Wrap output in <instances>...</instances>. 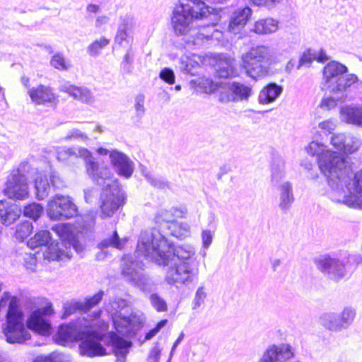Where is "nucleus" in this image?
I'll use <instances>...</instances> for the list:
<instances>
[{"label":"nucleus","instance_id":"nucleus-1","mask_svg":"<svg viewBox=\"0 0 362 362\" xmlns=\"http://www.w3.org/2000/svg\"><path fill=\"white\" fill-rule=\"evenodd\" d=\"M138 257L150 258L158 265L170 263L193 265L192 252L183 246H175L163 235L156 237L152 232H146L137 243Z\"/></svg>","mask_w":362,"mask_h":362},{"label":"nucleus","instance_id":"nucleus-2","mask_svg":"<svg viewBox=\"0 0 362 362\" xmlns=\"http://www.w3.org/2000/svg\"><path fill=\"white\" fill-rule=\"evenodd\" d=\"M90 328V326H87L86 330L78 331L74 336L75 325L71 323L62 324L58 327L56 341L58 344L64 345L74 338V341H81L79 349L81 355L89 357L107 355L105 348L100 343L105 334Z\"/></svg>","mask_w":362,"mask_h":362},{"label":"nucleus","instance_id":"nucleus-3","mask_svg":"<svg viewBox=\"0 0 362 362\" xmlns=\"http://www.w3.org/2000/svg\"><path fill=\"white\" fill-rule=\"evenodd\" d=\"M52 230L56 233L60 240V243H50L47 247L45 257L49 261H60L71 259L72 255L71 247L76 252L83 250L78 235L71 223H61L54 225Z\"/></svg>","mask_w":362,"mask_h":362},{"label":"nucleus","instance_id":"nucleus-4","mask_svg":"<svg viewBox=\"0 0 362 362\" xmlns=\"http://www.w3.org/2000/svg\"><path fill=\"white\" fill-rule=\"evenodd\" d=\"M8 306L6 314V322L2 326V332L10 344H22L31 336L24 324V313L16 297L8 298Z\"/></svg>","mask_w":362,"mask_h":362},{"label":"nucleus","instance_id":"nucleus-5","mask_svg":"<svg viewBox=\"0 0 362 362\" xmlns=\"http://www.w3.org/2000/svg\"><path fill=\"white\" fill-rule=\"evenodd\" d=\"M192 5L180 2L176 6L172 17V25L177 35H186L189 24L195 20H202L210 13V8L202 0H192Z\"/></svg>","mask_w":362,"mask_h":362},{"label":"nucleus","instance_id":"nucleus-6","mask_svg":"<svg viewBox=\"0 0 362 362\" xmlns=\"http://www.w3.org/2000/svg\"><path fill=\"white\" fill-rule=\"evenodd\" d=\"M272 63L269 47L257 45L243 54L241 66L248 75L258 78L267 75L268 71L265 64L271 65Z\"/></svg>","mask_w":362,"mask_h":362},{"label":"nucleus","instance_id":"nucleus-7","mask_svg":"<svg viewBox=\"0 0 362 362\" xmlns=\"http://www.w3.org/2000/svg\"><path fill=\"white\" fill-rule=\"evenodd\" d=\"M54 313L52 303L47 299L42 300L28 315L26 320L27 328L40 336L49 337L53 332V327L47 317Z\"/></svg>","mask_w":362,"mask_h":362},{"label":"nucleus","instance_id":"nucleus-8","mask_svg":"<svg viewBox=\"0 0 362 362\" xmlns=\"http://www.w3.org/2000/svg\"><path fill=\"white\" fill-rule=\"evenodd\" d=\"M321 172L329 180L341 179L351 170L346 158L341 154L331 151H322L317 158Z\"/></svg>","mask_w":362,"mask_h":362},{"label":"nucleus","instance_id":"nucleus-9","mask_svg":"<svg viewBox=\"0 0 362 362\" xmlns=\"http://www.w3.org/2000/svg\"><path fill=\"white\" fill-rule=\"evenodd\" d=\"M76 214V206L68 196L57 194L48 202L47 215L52 220L69 219Z\"/></svg>","mask_w":362,"mask_h":362},{"label":"nucleus","instance_id":"nucleus-10","mask_svg":"<svg viewBox=\"0 0 362 362\" xmlns=\"http://www.w3.org/2000/svg\"><path fill=\"white\" fill-rule=\"evenodd\" d=\"M100 200V216L103 218L112 216L125 202L124 194L118 187L103 189Z\"/></svg>","mask_w":362,"mask_h":362},{"label":"nucleus","instance_id":"nucleus-11","mask_svg":"<svg viewBox=\"0 0 362 362\" xmlns=\"http://www.w3.org/2000/svg\"><path fill=\"white\" fill-rule=\"evenodd\" d=\"M4 193L11 199L23 200L28 197V184L25 175L17 169L9 175Z\"/></svg>","mask_w":362,"mask_h":362},{"label":"nucleus","instance_id":"nucleus-12","mask_svg":"<svg viewBox=\"0 0 362 362\" xmlns=\"http://www.w3.org/2000/svg\"><path fill=\"white\" fill-rule=\"evenodd\" d=\"M197 274V269L193 265L173 264L169 267L165 279L170 285L185 284L191 282Z\"/></svg>","mask_w":362,"mask_h":362},{"label":"nucleus","instance_id":"nucleus-13","mask_svg":"<svg viewBox=\"0 0 362 362\" xmlns=\"http://www.w3.org/2000/svg\"><path fill=\"white\" fill-rule=\"evenodd\" d=\"M315 262L322 272L332 274L336 281L341 279L347 273L346 264L338 259L332 258L329 255L322 256Z\"/></svg>","mask_w":362,"mask_h":362},{"label":"nucleus","instance_id":"nucleus-14","mask_svg":"<svg viewBox=\"0 0 362 362\" xmlns=\"http://www.w3.org/2000/svg\"><path fill=\"white\" fill-rule=\"evenodd\" d=\"M28 94L31 101L37 105H54L58 102V96L48 86L40 84L30 88Z\"/></svg>","mask_w":362,"mask_h":362},{"label":"nucleus","instance_id":"nucleus-15","mask_svg":"<svg viewBox=\"0 0 362 362\" xmlns=\"http://www.w3.org/2000/svg\"><path fill=\"white\" fill-rule=\"evenodd\" d=\"M356 313L351 308H345L342 310L338 318L329 317L325 320V327L330 331L340 330L343 327L349 326L354 320Z\"/></svg>","mask_w":362,"mask_h":362},{"label":"nucleus","instance_id":"nucleus-16","mask_svg":"<svg viewBox=\"0 0 362 362\" xmlns=\"http://www.w3.org/2000/svg\"><path fill=\"white\" fill-rule=\"evenodd\" d=\"M110 158L112 165L117 168V174L127 178L131 177L133 173V167L128 158L122 153L116 150L110 152Z\"/></svg>","mask_w":362,"mask_h":362},{"label":"nucleus","instance_id":"nucleus-17","mask_svg":"<svg viewBox=\"0 0 362 362\" xmlns=\"http://www.w3.org/2000/svg\"><path fill=\"white\" fill-rule=\"evenodd\" d=\"M22 210L18 206L0 200V220L3 225L10 226L21 216Z\"/></svg>","mask_w":362,"mask_h":362},{"label":"nucleus","instance_id":"nucleus-18","mask_svg":"<svg viewBox=\"0 0 362 362\" xmlns=\"http://www.w3.org/2000/svg\"><path fill=\"white\" fill-rule=\"evenodd\" d=\"M252 14L251 9L246 6L235 11L228 24V30L235 33L245 27Z\"/></svg>","mask_w":362,"mask_h":362},{"label":"nucleus","instance_id":"nucleus-19","mask_svg":"<svg viewBox=\"0 0 362 362\" xmlns=\"http://www.w3.org/2000/svg\"><path fill=\"white\" fill-rule=\"evenodd\" d=\"M348 71L347 67L336 61L328 62L322 69V77L325 83H329L332 79L339 78Z\"/></svg>","mask_w":362,"mask_h":362},{"label":"nucleus","instance_id":"nucleus-20","mask_svg":"<svg viewBox=\"0 0 362 362\" xmlns=\"http://www.w3.org/2000/svg\"><path fill=\"white\" fill-rule=\"evenodd\" d=\"M349 194L346 197L361 199L362 197V168L353 173L346 182Z\"/></svg>","mask_w":362,"mask_h":362},{"label":"nucleus","instance_id":"nucleus-21","mask_svg":"<svg viewBox=\"0 0 362 362\" xmlns=\"http://www.w3.org/2000/svg\"><path fill=\"white\" fill-rule=\"evenodd\" d=\"M52 240V235L47 230H38L27 242L29 248L34 250L41 247H49Z\"/></svg>","mask_w":362,"mask_h":362},{"label":"nucleus","instance_id":"nucleus-22","mask_svg":"<svg viewBox=\"0 0 362 362\" xmlns=\"http://www.w3.org/2000/svg\"><path fill=\"white\" fill-rule=\"evenodd\" d=\"M103 292H98L94 294L93 296L86 298L85 301L83 303H77L74 307H69V310L67 309L64 312V317L71 314L72 310H79L83 313H86L90 310L91 308L97 305L103 298Z\"/></svg>","mask_w":362,"mask_h":362},{"label":"nucleus","instance_id":"nucleus-23","mask_svg":"<svg viewBox=\"0 0 362 362\" xmlns=\"http://www.w3.org/2000/svg\"><path fill=\"white\" fill-rule=\"evenodd\" d=\"M278 28V23L271 18L259 19L254 24L252 31L259 35L270 34Z\"/></svg>","mask_w":362,"mask_h":362},{"label":"nucleus","instance_id":"nucleus-24","mask_svg":"<svg viewBox=\"0 0 362 362\" xmlns=\"http://www.w3.org/2000/svg\"><path fill=\"white\" fill-rule=\"evenodd\" d=\"M233 60L231 59H220L216 63V71L219 78H228L235 74Z\"/></svg>","mask_w":362,"mask_h":362},{"label":"nucleus","instance_id":"nucleus-25","mask_svg":"<svg viewBox=\"0 0 362 362\" xmlns=\"http://www.w3.org/2000/svg\"><path fill=\"white\" fill-rule=\"evenodd\" d=\"M358 78L355 74H349L345 77H339L336 81V85L331 88L332 93L345 92L349 88L356 83Z\"/></svg>","mask_w":362,"mask_h":362},{"label":"nucleus","instance_id":"nucleus-26","mask_svg":"<svg viewBox=\"0 0 362 362\" xmlns=\"http://www.w3.org/2000/svg\"><path fill=\"white\" fill-rule=\"evenodd\" d=\"M358 78L355 74H349L345 77H339L336 81V85L331 88L332 93L345 92L349 88L356 83Z\"/></svg>","mask_w":362,"mask_h":362},{"label":"nucleus","instance_id":"nucleus-27","mask_svg":"<svg viewBox=\"0 0 362 362\" xmlns=\"http://www.w3.org/2000/svg\"><path fill=\"white\" fill-rule=\"evenodd\" d=\"M282 92V88L275 83H269L265 86L262 91V100L265 103L273 102Z\"/></svg>","mask_w":362,"mask_h":362},{"label":"nucleus","instance_id":"nucleus-28","mask_svg":"<svg viewBox=\"0 0 362 362\" xmlns=\"http://www.w3.org/2000/svg\"><path fill=\"white\" fill-rule=\"evenodd\" d=\"M85 168L87 174L94 180L98 182L103 179L101 173L99 170L98 163L94 160L90 153L88 152V156L85 159Z\"/></svg>","mask_w":362,"mask_h":362},{"label":"nucleus","instance_id":"nucleus-29","mask_svg":"<svg viewBox=\"0 0 362 362\" xmlns=\"http://www.w3.org/2000/svg\"><path fill=\"white\" fill-rule=\"evenodd\" d=\"M168 228L172 236L179 239H184L189 236L190 233V227L187 223L173 221L168 225Z\"/></svg>","mask_w":362,"mask_h":362},{"label":"nucleus","instance_id":"nucleus-30","mask_svg":"<svg viewBox=\"0 0 362 362\" xmlns=\"http://www.w3.org/2000/svg\"><path fill=\"white\" fill-rule=\"evenodd\" d=\"M66 92L74 99L83 103H88L91 99L90 90L83 87L70 86L66 88Z\"/></svg>","mask_w":362,"mask_h":362},{"label":"nucleus","instance_id":"nucleus-31","mask_svg":"<svg viewBox=\"0 0 362 362\" xmlns=\"http://www.w3.org/2000/svg\"><path fill=\"white\" fill-rule=\"evenodd\" d=\"M230 84L235 101L246 100L251 94V88L239 82H233Z\"/></svg>","mask_w":362,"mask_h":362},{"label":"nucleus","instance_id":"nucleus-32","mask_svg":"<svg viewBox=\"0 0 362 362\" xmlns=\"http://www.w3.org/2000/svg\"><path fill=\"white\" fill-rule=\"evenodd\" d=\"M33 224L28 221H24L16 226L14 236L18 240L22 242L33 233Z\"/></svg>","mask_w":362,"mask_h":362},{"label":"nucleus","instance_id":"nucleus-33","mask_svg":"<svg viewBox=\"0 0 362 362\" xmlns=\"http://www.w3.org/2000/svg\"><path fill=\"white\" fill-rule=\"evenodd\" d=\"M218 101L222 103H228L230 102H235V98H233L230 84L220 83L218 87Z\"/></svg>","mask_w":362,"mask_h":362},{"label":"nucleus","instance_id":"nucleus-34","mask_svg":"<svg viewBox=\"0 0 362 362\" xmlns=\"http://www.w3.org/2000/svg\"><path fill=\"white\" fill-rule=\"evenodd\" d=\"M43 211L42 206L37 203L26 205L23 209V215L34 221L37 220Z\"/></svg>","mask_w":362,"mask_h":362},{"label":"nucleus","instance_id":"nucleus-35","mask_svg":"<svg viewBox=\"0 0 362 362\" xmlns=\"http://www.w3.org/2000/svg\"><path fill=\"white\" fill-rule=\"evenodd\" d=\"M110 40L105 37H100L90 43L88 47V52L91 56H95L110 44Z\"/></svg>","mask_w":362,"mask_h":362},{"label":"nucleus","instance_id":"nucleus-36","mask_svg":"<svg viewBox=\"0 0 362 362\" xmlns=\"http://www.w3.org/2000/svg\"><path fill=\"white\" fill-rule=\"evenodd\" d=\"M199 88L202 92L206 94H211L218 90L219 83H214L211 79L202 78L199 83Z\"/></svg>","mask_w":362,"mask_h":362},{"label":"nucleus","instance_id":"nucleus-37","mask_svg":"<svg viewBox=\"0 0 362 362\" xmlns=\"http://www.w3.org/2000/svg\"><path fill=\"white\" fill-rule=\"evenodd\" d=\"M35 185L37 194L39 195L42 193V196L47 195L49 191V182L46 176H39L35 179Z\"/></svg>","mask_w":362,"mask_h":362},{"label":"nucleus","instance_id":"nucleus-38","mask_svg":"<svg viewBox=\"0 0 362 362\" xmlns=\"http://www.w3.org/2000/svg\"><path fill=\"white\" fill-rule=\"evenodd\" d=\"M170 216L169 209L161 210L155 214L153 222L157 226H160L164 223L170 225L173 222Z\"/></svg>","mask_w":362,"mask_h":362},{"label":"nucleus","instance_id":"nucleus-39","mask_svg":"<svg viewBox=\"0 0 362 362\" xmlns=\"http://www.w3.org/2000/svg\"><path fill=\"white\" fill-rule=\"evenodd\" d=\"M277 349L279 361L286 362L294 356L291 347L288 344L277 346Z\"/></svg>","mask_w":362,"mask_h":362},{"label":"nucleus","instance_id":"nucleus-40","mask_svg":"<svg viewBox=\"0 0 362 362\" xmlns=\"http://www.w3.org/2000/svg\"><path fill=\"white\" fill-rule=\"evenodd\" d=\"M347 119L352 122L362 126V108L352 107L346 110Z\"/></svg>","mask_w":362,"mask_h":362},{"label":"nucleus","instance_id":"nucleus-41","mask_svg":"<svg viewBox=\"0 0 362 362\" xmlns=\"http://www.w3.org/2000/svg\"><path fill=\"white\" fill-rule=\"evenodd\" d=\"M277 346H269L264 352L259 362H278Z\"/></svg>","mask_w":362,"mask_h":362},{"label":"nucleus","instance_id":"nucleus-42","mask_svg":"<svg viewBox=\"0 0 362 362\" xmlns=\"http://www.w3.org/2000/svg\"><path fill=\"white\" fill-rule=\"evenodd\" d=\"M51 65L58 70H66L69 68V64L66 63L65 58L61 54H54L51 60Z\"/></svg>","mask_w":362,"mask_h":362},{"label":"nucleus","instance_id":"nucleus-43","mask_svg":"<svg viewBox=\"0 0 362 362\" xmlns=\"http://www.w3.org/2000/svg\"><path fill=\"white\" fill-rule=\"evenodd\" d=\"M152 306L157 312H165L168 310V305L165 301L157 294H152L150 297Z\"/></svg>","mask_w":362,"mask_h":362},{"label":"nucleus","instance_id":"nucleus-44","mask_svg":"<svg viewBox=\"0 0 362 362\" xmlns=\"http://www.w3.org/2000/svg\"><path fill=\"white\" fill-rule=\"evenodd\" d=\"M315 59V52L311 49H306L303 52L299 59L298 68L303 65L310 64L314 61H316Z\"/></svg>","mask_w":362,"mask_h":362},{"label":"nucleus","instance_id":"nucleus-45","mask_svg":"<svg viewBox=\"0 0 362 362\" xmlns=\"http://www.w3.org/2000/svg\"><path fill=\"white\" fill-rule=\"evenodd\" d=\"M130 40L127 27L124 25L123 28H119L115 37V42L121 45L124 42L129 43Z\"/></svg>","mask_w":362,"mask_h":362},{"label":"nucleus","instance_id":"nucleus-46","mask_svg":"<svg viewBox=\"0 0 362 362\" xmlns=\"http://www.w3.org/2000/svg\"><path fill=\"white\" fill-rule=\"evenodd\" d=\"M103 245L105 247L112 246L119 250H122L123 248V244L119 239L118 233L116 230L113 232L111 238L103 242Z\"/></svg>","mask_w":362,"mask_h":362},{"label":"nucleus","instance_id":"nucleus-47","mask_svg":"<svg viewBox=\"0 0 362 362\" xmlns=\"http://www.w3.org/2000/svg\"><path fill=\"white\" fill-rule=\"evenodd\" d=\"M170 213L171 214L172 221H176L178 218H184L187 215V209L181 206H173L169 209Z\"/></svg>","mask_w":362,"mask_h":362},{"label":"nucleus","instance_id":"nucleus-48","mask_svg":"<svg viewBox=\"0 0 362 362\" xmlns=\"http://www.w3.org/2000/svg\"><path fill=\"white\" fill-rule=\"evenodd\" d=\"M215 24L206 25L202 27L199 31V36L201 39H209L212 37L213 33L215 30Z\"/></svg>","mask_w":362,"mask_h":362},{"label":"nucleus","instance_id":"nucleus-49","mask_svg":"<svg viewBox=\"0 0 362 362\" xmlns=\"http://www.w3.org/2000/svg\"><path fill=\"white\" fill-rule=\"evenodd\" d=\"M160 78L170 85H173L175 82L173 71L168 68H165L160 73Z\"/></svg>","mask_w":362,"mask_h":362},{"label":"nucleus","instance_id":"nucleus-50","mask_svg":"<svg viewBox=\"0 0 362 362\" xmlns=\"http://www.w3.org/2000/svg\"><path fill=\"white\" fill-rule=\"evenodd\" d=\"M283 0H249V3L258 7L273 6L279 4Z\"/></svg>","mask_w":362,"mask_h":362},{"label":"nucleus","instance_id":"nucleus-51","mask_svg":"<svg viewBox=\"0 0 362 362\" xmlns=\"http://www.w3.org/2000/svg\"><path fill=\"white\" fill-rule=\"evenodd\" d=\"M344 203L349 206L359 208L362 209V199L354 198L351 197H344Z\"/></svg>","mask_w":362,"mask_h":362},{"label":"nucleus","instance_id":"nucleus-52","mask_svg":"<svg viewBox=\"0 0 362 362\" xmlns=\"http://www.w3.org/2000/svg\"><path fill=\"white\" fill-rule=\"evenodd\" d=\"M202 239L204 247H209L212 242V235L209 230H204L202 233Z\"/></svg>","mask_w":362,"mask_h":362},{"label":"nucleus","instance_id":"nucleus-53","mask_svg":"<svg viewBox=\"0 0 362 362\" xmlns=\"http://www.w3.org/2000/svg\"><path fill=\"white\" fill-rule=\"evenodd\" d=\"M315 58L316 61L319 63H324L329 59L323 49H320L317 54L315 53Z\"/></svg>","mask_w":362,"mask_h":362},{"label":"nucleus","instance_id":"nucleus-54","mask_svg":"<svg viewBox=\"0 0 362 362\" xmlns=\"http://www.w3.org/2000/svg\"><path fill=\"white\" fill-rule=\"evenodd\" d=\"M59 358L53 355L41 357L38 359L37 362H59Z\"/></svg>","mask_w":362,"mask_h":362},{"label":"nucleus","instance_id":"nucleus-55","mask_svg":"<svg viewBox=\"0 0 362 362\" xmlns=\"http://www.w3.org/2000/svg\"><path fill=\"white\" fill-rule=\"evenodd\" d=\"M116 345L118 348L123 349L129 347L131 346V343L124 340L122 338H119L116 341Z\"/></svg>","mask_w":362,"mask_h":362},{"label":"nucleus","instance_id":"nucleus-56","mask_svg":"<svg viewBox=\"0 0 362 362\" xmlns=\"http://www.w3.org/2000/svg\"><path fill=\"white\" fill-rule=\"evenodd\" d=\"M108 21V18L105 16H98L95 20V26L100 28L103 24H105Z\"/></svg>","mask_w":362,"mask_h":362},{"label":"nucleus","instance_id":"nucleus-57","mask_svg":"<svg viewBox=\"0 0 362 362\" xmlns=\"http://www.w3.org/2000/svg\"><path fill=\"white\" fill-rule=\"evenodd\" d=\"M158 332H159V330L156 327H154L153 329H150L146 334V335L144 337V339L146 340H149L151 338H153Z\"/></svg>","mask_w":362,"mask_h":362},{"label":"nucleus","instance_id":"nucleus-58","mask_svg":"<svg viewBox=\"0 0 362 362\" xmlns=\"http://www.w3.org/2000/svg\"><path fill=\"white\" fill-rule=\"evenodd\" d=\"M99 6L96 4H90L87 6L86 10L90 13H97L99 11Z\"/></svg>","mask_w":362,"mask_h":362},{"label":"nucleus","instance_id":"nucleus-59","mask_svg":"<svg viewBox=\"0 0 362 362\" xmlns=\"http://www.w3.org/2000/svg\"><path fill=\"white\" fill-rule=\"evenodd\" d=\"M160 354V350L157 349H153L150 354V356L153 358L155 362H158L159 356Z\"/></svg>","mask_w":362,"mask_h":362},{"label":"nucleus","instance_id":"nucleus-60","mask_svg":"<svg viewBox=\"0 0 362 362\" xmlns=\"http://www.w3.org/2000/svg\"><path fill=\"white\" fill-rule=\"evenodd\" d=\"M49 182L54 188H58L59 187L58 183L61 182V180L55 176H52L50 177Z\"/></svg>","mask_w":362,"mask_h":362},{"label":"nucleus","instance_id":"nucleus-61","mask_svg":"<svg viewBox=\"0 0 362 362\" xmlns=\"http://www.w3.org/2000/svg\"><path fill=\"white\" fill-rule=\"evenodd\" d=\"M362 262V257H354L351 258V261H349L350 264H356V266Z\"/></svg>","mask_w":362,"mask_h":362},{"label":"nucleus","instance_id":"nucleus-62","mask_svg":"<svg viewBox=\"0 0 362 362\" xmlns=\"http://www.w3.org/2000/svg\"><path fill=\"white\" fill-rule=\"evenodd\" d=\"M334 100L332 98H326L322 100L321 106L329 107V103H334Z\"/></svg>","mask_w":362,"mask_h":362},{"label":"nucleus","instance_id":"nucleus-63","mask_svg":"<svg viewBox=\"0 0 362 362\" xmlns=\"http://www.w3.org/2000/svg\"><path fill=\"white\" fill-rule=\"evenodd\" d=\"M167 322L168 320L165 319L161 320L156 324L155 327L160 331V329L166 325Z\"/></svg>","mask_w":362,"mask_h":362},{"label":"nucleus","instance_id":"nucleus-64","mask_svg":"<svg viewBox=\"0 0 362 362\" xmlns=\"http://www.w3.org/2000/svg\"><path fill=\"white\" fill-rule=\"evenodd\" d=\"M97 152H98L99 154H100V155H104V156H105V155H107L108 153L110 154V151H108L107 149H106V148H104L100 147V148H98L97 149Z\"/></svg>","mask_w":362,"mask_h":362}]
</instances>
